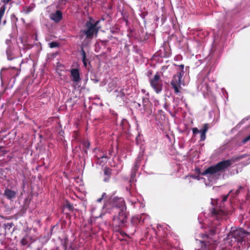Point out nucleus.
Segmentation results:
<instances>
[{
    "mask_svg": "<svg viewBox=\"0 0 250 250\" xmlns=\"http://www.w3.org/2000/svg\"><path fill=\"white\" fill-rule=\"evenodd\" d=\"M16 192L9 188H6L4 191L5 196L9 199H12L16 197Z\"/></svg>",
    "mask_w": 250,
    "mask_h": 250,
    "instance_id": "13",
    "label": "nucleus"
},
{
    "mask_svg": "<svg viewBox=\"0 0 250 250\" xmlns=\"http://www.w3.org/2000/svg\"><path fill=\"white\" fill-rule=\"evenodd\" d=\"M85 58H86L85 53L84 51H83V63L84 66H86L87 62H86V60Z\"/></svg>",
    "mask_w": 250,
    "mask_h": 250,
    "instance_id": "22",
    "label": "nucleus"
},
{
    "mask_svg": "<svg viewBox=\"0 0 250 250\" xmlns=\"http://www.w3.org/2000/svg\"><path fill=\"white\" fill-rule=\"evenodd\" d=\"M6 53L8 59L11 60L12 59V58H11V56L12 55V49L10 47H8L7 49Z\"/></svg>",
    "mask_w": 250,
    "mask_h": 250,
    "instance_id": "18",
    "label": "nucleus"
},
{
    "mask_svg": "<svg viewBox=\"0 0 250 250\" xmlns=\"http://www.w3.org/2000/svg\"><path fill=\"white\" fill-rule=\"evenodd\" d=\"M216 230L215 229H211L209 230L208 233H202L201 234L203 240L201 241V249L197 250H214L216 247V243L210 238V236L215 234Z\"/></svg>",
    "mask_w": 250,
    "mask_h": 250,
    "instance_id": "3",
    "label": "nucleus"
},
{
    "mask_svg": "<svg viewBox=\"0 0 250 250\" xmlns=\"http://www.w3.org/2000/svg\"><path fill=\"white\" fill-rule=\"evenodd\" d=\"M64 207L67 208L69 211H73L74 209L73 206L68 201H66Z\"/></svg>",
    "mask_w": 250,
    "mask_h": 250,
    "instance_id": "17",
    "label": "nucleus"
},
{
    "mask_svg": "<svg viewBox=\"0 0 250 250\" xmlns=\"http://www.w3.org/2000/svg\"><path fill=\"white\" fill-rule=\"evenodd\" d=\"M99 21L93 23L91 21L86 22L85 26L86 29L83 31V34L86 36L87 38H92L94 34H97L100 27L98 24Z\"/></svg>",
    "mask_w": 250,
    "mask_h": 250,
    "instance_id": "7",
    "label": "nucleus"
},
{
    "mask_svg": "<svg viewBox=\"0 0 250 250\" xmlns=\"http://www.w3.org/2000/svg\"><path fill=\"white\" fill-rule=\"evenodd\" d=\"M106 194L104 192L102 193V196L97 199V202L98 203H101L102 201L105 198Z\"/></svg>",
    "mask_w": 250,
    "mask_h": 250,
    "instance_id": "19",
    "label": "nucleus"
},
{
    "mask_svg": "<svg viewBox=\"0 0 250 250\" xmlns=\"http://www.w3.org/2000/svg\"><path fill=\"white\" fill-rule=\"evenodd\" d=\"M141 219L142 217L139 216L133 217L132 219V224L134 225L138 224H141L142 225L144 223V219H143L142 220Z\"/></svg>",
    "mask_w": 250,
    "mask_h": 250,
    "instance_id": "15",
    "label": "nucleus"
},
{
    "mask_svg": "<svg viewBox=\"0 0 250 250\" xmlns=\"http://www.w3.org/2000/svg\"><path fill=\"white\" fill-rule=\"evenodd\" d=\"M226 244L233 250H244L250 247V233L242 229L231 228L228 234Z\"/></svg>",
    "mask_w": 250,
    "mask_h": 250,
    "instance_id": "1",
    "label": "nucleus"
},
{
    "mask_svg": "<svg viewBox=\"0 0 250 250\" xmlns=\"http://www.w3.org/2000/svg\"><path fill=\"white\" fill-rule=\"evenodd\" d=\"M12 224H10V225H9V226H10V227H12Z\"/></svg>",
    "mask_w": 250,
    "mask_h": 250,
    "instance_id": "36",
    "label": "nucleus"
},
{
    "mask_svg": "<svg viewBox=\"0 0 250 250\" xmlns=\"http://www.w3.org/2000/svg\"><path fill=\"white\" fill-rule=\"evenodd\" d=\"M250 135L249 136H247V137H246V138L244 139L243 142H244V143H246V142H248V141H250Z\"/></svg>",
    "mask_w": 250,
    "mask_h": 250,
    "instance_id": "29",
    "label": "nucleus"
},
{
    "mask_svg": "<svg viewBox=\"0 0 250 250\" xmlns=\"http://www.w3.org/2000/svg\"><path fill=\"white\" fill-rule=\"evenodd\" d=\"M107 160V157L106 155H103L101 157L98 158V163L100 165H102V163H104Z\"/></svg>",
    "mask_w": 250,
    "mask_h": 250,
    "instance_id": "16",
    "label": "nucleus"
},
{
    "mask_svg": "<svg viewBox=\"0 0 250 250\" xmlns=\"http://www.w3.org/2000/svg\"><path fill=\"white\" fill-rule=\"evenodd\" d=\"M228 194L224 195L223 197L222 201H221V203L223 204L224 202H226L228 199Z\"/></svg>",
    "mask_w": 250,
    "mask_h": 250,
    "instance_id": "26",
    "label": "nucleus"
},
{
    "mask_svg": "<svg viewBox=\"0 0 250 250\" xmlns=\"http://www.w3.org/2000/svg\"><path fill=\"white\" fill-rule=\"evenodd\" d=\"M28 242L25 237H23L21 241V243L22 246H26L27 245Z\"/></svg>",
    "mask_w": 250,
    "mask_h": 250,
    "instance_id": "20",
    "label": "nucleus"
},
{
    "mask_svg": "<svg viewBox=\"0 0 250 250\" xmlns=\"http://www.w3.org/2000/svg\"><path fill=\"white\" fill-rule=\"evenodd\" d=\"M181 70L177 72V74L174 75L171 82V84L172 88L174 89L175 93H178L180 92L179 89L181 88L182 85H184V83L182 81V77L184 75V65H181Z\"/></svg>",
    "mask_w": 250,
    "mask_h": 250,
    "instance_id": "6",
    "label": "nucleus"
},
{
    "mask_svg": "<svg viewBox=\"0 0 250 250\" xmlns=\"http://www.w3.org/2000/svg\"><path fill=\"white\" fill-rule=\"evenodd\" d=\"M226 215V212L223 209L212 208L211 210V216L217 220L221 219Z\"/></svg>",
    "mask_w": 250,
    "mask_h": 250,
    "instance_id": "9",
    "label": "nucleus"
},
{
    "mask_svg": "<svg viewBox=\"0 0 250 250\" xmlns=\"http://www.w3.org/2000/svg\"><path fill=\"white\" fill-rule=\"evenodd\" d=\"M138 106H140V104H138Z\"/></svg>",
    "mask_w": 250,
    "mask_h": 250,
    "instance_id": "37",
    "label": "nucleus"
},
{
    "mask_svg": "<svg viewBox=\"0 0 250 250\" xmlns=\"http://www.w3.org/2000/svg\"><path fill=\"white\" fill-rule=\"evenodd\" d=\"M49 46L51 48L56 47L58 46V43L56 42H51L49 43Z\"/></svg>",
    "mask_w": 250,
    "mask_h": 250,
    "instance_id": "24",
    "label": "nucleus"
},
{
    "mask_svg": "<svg viewBox=\"0 0 250 250\" xmlns=\"http://www.w3.org/2000/svg\"><path fill=\"white\" fill-rule=\"evenodd\" d=\"M117 214L113 216L111 225L116 231H118L124 227L127 223L126 211L117 212Z\"/></svg>",
    "mask_w": 250,
    "mask_h": 250,
    "instance_id": "4",
    "label": "nucleus"
},
{
    "mask_svg": "<svg viewBox=\"0 0 250 250\" xmlns=\"http://www.w3.org/2000/svg\"><path fill=\"white\" fill-rule=\"evenodd\" d=\"M11 0H2V1L3 2L6 4L7 3H8L10 1H11Z\"/></svg>",
    "mask_w": 250,
    "mask_h": 250,
    "instance_id": "30",
    "label": "nucleus"
},
{
    "mask_svg": "<svg viewBox=\"0 0 250 250\" xmlns=\"http://www.w3.org/2000/svg\"><path fill=\"white\" fill-rule=\"evenodd\" d=\"M222 250H228L227 248H225V247H222Z\"/></svg>",
    "mask_w": 250,
    "mask_h": 250,
    "instance_id": "32",
    "label": "nucleus"
},
{
    "mask_svg": "<svg viewBox=\"0 0 250 250\" xmlns=\"http://www.w3.org/2000/svg\"><path fill=\"white\" fill-rule=\"evenodd\" d=\"M140 158L139 157L136 160L135 163L134 164V166L132 167V172L131 174V179L130 180V182L131 183L133 182L134 181V177L136 176V172L137 171L138 168L139 167L140 165Z\"/></svg>",
    "mask_w": 250,
    "mask_h": 250,
    "instance_id": "10",
    "label": "nucleus"
},
{
    "mask_svg": "<svg viewBox=\"0 0 250 250\" xmlns=\"http://www.w3.org/2000/svg\"><path fill=\"white\" fill-rule=\"evenodd\" d=\"M104 181L106 182V181H107V179H106V178H105L104 179Z\"/></svg>",
    "mask_w": 250,
    "mask_h": 250,
    "instance_id": "34",
    "label": "nucleus"
},
{
    "mask_svg": "<svg viewBox=\"0 0 250 250\" xmlns=\"http://www.w3.org/2000/svg\"><path fill=\"white\" fill-rule=\"evenodd\" d=\"M71 76L73 82L78 83L80 80V73L78 69H72L71 70Z\"/></svg>",
    "mask_w": 250,
    "mask_h": 250,
    "instance_id": "12",
    "label": "nucleus"
},
{
    "mask_svg": "<svg viewBox=\"0 0 250 250\" xmlns=\"http://www.w3.org/2000/svg\"><path fill=\"white\" fill-rule=\"evenodd\" d=\"M188 177L189 178H192L193 179H196L198 180H200V178H199V176H188ZM187 178H188V177H187Z\"/></svg>",
    "mask_w": 250,
    "mask_h": 250,
    "instance_id": "28",
    "label": "nucleus"
},
{
    "mask_svg": "<svg viewBox=\"0 0 250 250\" xmlns=\"http://www.w3.org/2000/svg\"><path fill=\"white\" fill-rule=\"evenodd\" d=\"M108 87H109L108 91H111L114 88V87H115L114 83H109L108 84Z\"/></svg>",
    "mask_w": 250,
    "mask_h": 250,
    "instance_id": "23",
    "label": "nucleus"
},
{
    "mask_svg": "<svg viewBox=\"0 0 250 250\" xmlns=\"http://www.w3.org/2000/svg\"><path fill=\"white\" fill-rule=\"evenodd\" d=\"M192 132L193 134H196L199 132H200V131H199L197 128L195 127L192 129Z\"/></svg>",
    "mask_w": 250,
    "mask_h": 250,
    "instance_id": "27",
    "label": "nucleus"
},
{
    "mask_svg": "<svg viewBox=\"0 0 250 250\" xmlns=\"http://www.w3.org/2000/svg\"><path fill=\"white\" fill-rule=\"evenodd\" d=\"M92 81L95 83L98 82L99 81L98 79H92Z\"/></svg>",
    "mask_w": 250,
    "mask_h": 250,
    "instance_id": "31",
    "label": "nucleus"
},
{
    "mask_svg": "<svg viewBox=\"0 0 250 250\" xmlns=\"http://www.w3.org/2000/svg\"><path fill=\"white\" fill-rule=\"evenodd\" d=\"M109 153H110V154H111V151L110 150L109 151Z\"/></svg>",
    "mask_w": 250,
    "mask_h": 250,
    "instance_id": "38",
    "label": "nucleus"
},
{
    "mask_svg": "<svg viewBox=\"0 0 250 250\" xmlns=\"http://www.w3.org/2000/svg\"><path fill=\"white\" fill-rule=\"evenodd\" d=\"M150 83L156 93H159L162 91L163 84L160 77L158 74H155L154 78L150 80Z\"/></svg>",
    "mask_w": 250,
    "mask_h": 250,
    "instance_id": "8",
    "label": "nucleus"
},
{
    "mask_svg": "<svg viewBox=\"0 0 250 250\" xmlns=\"http://www.w3.org/2000/svg\"><path fill=\"white\" fill-rule=\"evenodd\" d=\"M112 207L109 209L110 213L116 214L120 211H126V207L123 198L114 197L111 201Z\"/></svg>",
    "mask_w": 250,
    "mask_h": 250,
    "instance_id": "5",
    "label": "nucleus"
},
{
    "mask_svg": "<svg viewBox=\"0 0 250 250\" xmlns=\"http://www.w3.org/2000/svg\"><path fill=\"white\" fill-rule=\"evenodd\" d=\"M232 164L231 161L227 160L218 163L214 166L208 168L202 173V175H207L208 179L215 180L219 178L220 172L229 167Z\"/></svg>",
    "mask_w": 250,
    "mask_h": 250,
    "instance_id": "2",
    "label": "nucleus"
},
{
    "mask_svg": "<svg viewBox=\"0 0 250 250\" xmlns=\"http://www.w3.org/2000/svg\"><path fill=\"white\" fill-rule=\"evenodd\" d=\"M208 130V124H205L204 126L203 129L200 130L201 133V139L200 141H204L206 139V133Z\"/></svg>",
    "mask_w": 250,
    "mask_h": 250,
    "instance_id": "14",
    "label": "nucleus"
},
{
    "mask_svg": "<svg viewBox=\"0 0 250 250\" xmlns=\"http://www.w3.org/2000/svg\"><path fill=\"white\" fill-rule=\"evenodd\" d=\"M50 19L56 22L60 21L62 19V14L59 10L50 14Z\"/></svg>",
    "mask_w": 250,
    "mask_h": 250,
    "instance_id": "11",
    "label": "nucleus"
},
{
    "mask_svg": "<svg viewBox=\"0 0 250 250\" xmlns=\"http://www.w3.org/2000/svg\"><path fill=\"white\" fill-rule=\"evenodd\" d=\"M131 189V188H126V194L129 195L131 196H132L133 194Z\"/></svg>",
    "mask_w": 250,
    "mask_h": 250,
    "instance_id": "25",
    "label": "nucleus"
},
{
    "mask_svg": "<svg viewBox=\"0 0 250 250\" xmlns=\"http://www.w3.org/2000/svg\"><path fill=\"white\" fill-rule=\"evenodd\" d=\"M104 174L107 177H109L110 174V170L108 168H105L104 169Z\"/></svg>",
    "mask_w": 250,
    "mask_h": 250,
    "instance_id": "21",
    "label": "nucleus"
},
{
    "mask_svg": "<svg viewBox=\"0 0 250 250\" xmlns=\"http://www.w3.org/2000/svg\"><path fill=\"white\" fill-rule=\"evenodd\" d=\"M139 137V136L136 137V140H138V138Z\"/></svg>",
    "mask_w": 250,
    "mask_h": 250,
    "instance_id": "35",
    "label": "nucleus"
},
{
    "mask_svg": "<svg viewBox=\"0 0 250 250\" xmlns=\"http://www.w3.org/2000/svg\"><path fill=\"white\" fill-rule=\"evenodd\" d=\"M239 192V189H238L236 190V193H238Z\"/></svg>",
    "mask_w": 250,
    "mask_h": 250,
    "instance_id": "33",
    "label": "nucleus"
}]
</instances>
